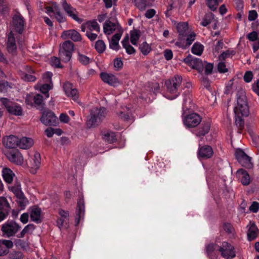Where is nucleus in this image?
Listing matches in <instances>:
<instances>
[{
    "label": "nucleus",
    "mask_w": 259,
    "mask_h": 259,
    "mask_svg": "<svg viewBox=\"0 0 259 259\" xmlns=\"http://www.w3.org/2000/svg\"><path fill=\"white\" fill-rule=\"evenodd\" d=\"M176 28L179 35L178 41L175 45L179 48L186 49L195 40L196 34L194 32H189L188 24L187 22L178 23Z\"/></svg>",
    "instance_id": "f257e3e1"
},
{
    "label": "nucleus",
    "mask_w": 259,
    "mask_h": 259,
    "mask_svg": "<svg viewBox=\"0 0 259 259\" xmlns=\"http://www.w3.org/2000/svg\"><path fill=\"white\" fill-rule=\"evenodd\" d=\"M106 115V110L105 108H92L90 111V118L87 122L88 127L91 128L97 126L105 118Z\"/></svg>",
    "instance_id": "f03ea898"
},
{
    "label": "nucleus",
    "mask_w": 259,
    "mask_h": 259,
    "mask_svg": "<svg viewBox=\"0 0 259 259\" xmlns=\"http://www.w3.org/2000/svg\"><path fill=\"white\" fill-rule=\"evenodd\" d=\"M182 81V77L179 75H176L173 78L166 81L165 85L167 88V94H171L168 98L175 99L179 94V89Z\"/></svg>",
    "instance_id": "7ed1b4c3"
},
{
    "label": "nucleus",
    "mask_w": 259,
    "mask_h": 259,
    "mask_svg": "<svg viewBox=\"0 0 259 259\" xmlns=\"http://www.w3.org/2000/svg\"><path fill=\"white\" fill-rule=\"evenodd\" d=\"M74 45L70 40H65L60 45L59 56L61 60L65 62L70 61L74 51Z\"/></svg>",
    "instance_id": "20e7f679"
},
{
    "label": "nucleus",
    "mask_w": 259,
    "mask_h": 259,
    "mask_svg": "<svg viewBox=\"0 0 259 259\" xmlns=\"http://www.w3.org/2000/svg\"><path fill=\"white\" fill-rule=\"evenodd\" d=\"M0 101L10 114L15 116H21L23 114L22 108L17 103L7 98H0Z\"/></svg>",
    "instance_id": "39448f33"
},
{
    "label": "nucleus",
    "mask_w": 259,
    "mask_h": 259,
    "mask_svg": "<svg viewBox=\"0 0 259 259\" xmlns=\"http://www.w3.org/2000/svg\"><path fill=\"white\" fill-rule=\"evenodd\" d=\"M237 106L235 107L234 111L235 115H240L247 116L249 114V109L247 104L246 97L242 94L237 97Z\"/></svg>",
    "instance_id": "423d86ee"
},
{
    "label": "nucleus",
    "mask_w": 259,
    "mask_h": 259,
    "mask_svg": "<svg viewBox=\"0 0 259 259\" xmlns=\"http://www.w3.org/2000/svg\"><path fill=\"white\" fill-rule=\"evenodd\" d=\"M60 4L62 9L68 16L79 23H81L83 21V19L78 17V13L76 9L73 7L70 4L68 3L66 0H61Z\"/></svg>",
    "instance_id": "0eeeda50"
},
{
    "label": "nucleus",
    "mask_w": 259,
    "mask_h": 259,
    "mask_svg": "<svg viewBox=\"0 0 259 259\" xmlns=\"http://www.w3.org/2000/svg\"><path fill=\"white\" fill-rule=\"evenodd\" d=\"M21 229V226L14 221H8L4 224L1 231L8 237L15 236Z\"/></svg>",
    "instance_id": "6e6552de"
},
{
    "label": "nucleus",
    "mask_w": 259,
    "mask_h": 259,
    "mask_svg": "<svg viewBox=\"0 0 259 259\" xmlns=\"http://www.w3.org/2000/svg\"><path fill=\"white\" fill-rule=\"evenodd\" d=\"M25 21L21 14L17 12L12 18L11 27L12 32L15 31L19 34L22 33L24 30Z\"/></svg>",
    "instance_id": "1a4fd4ad"
},
{
    "label": "nucleus",
    "mask_w": 259,
    "mask_h": 259,
    "mask_svg": "<svg viewBox=\"0 0 259 259\" xmlns=\"http://www.w3.org/2000/svg\"><path fill=\"white\" fill-rule=\"evenodd\" d=\"M103 31L104 33L107 35H110L115 31L116 32H123L118 22L113 19H110L105 21L103 25Z\"/></svg>",
    "instance_id": "9d476101"
},
{
    "label": "nucleus",
    "mask_w": 259,
    "mask_h": 259,
    "mask_svg": "<svg viewBox=\"0 0 259 259\" xmlns=\"http://www.w3.org/2000/svg\"><path fill=\"white\" fill-rule=\"evenodd\" d=\"M236 158L242 166L246 168L251 169L253 164L251 162V158L248 156L243 150L238 149L235 153Z\"/></svg>",
    "instance_id": "9b49d317"
},
{
    "label": "nucleus",
    "mask_w": 259,
    "mask_h": 259,
    "mask_svg": "<svg viewBox=\"0 0 259 259\" xmlns=\"http://www.w3.org/2000/svg\"><path fill=\"white\" fill-rule=\"evenodd\" d=\"M5 155L12 163L21 165L23 163V157L18 149H12L7 151Z\"/></svg>",
    "instance_id": "f8f14e48"
},
{
    "label": "nucleus",
    "mask_w": 259,
    "mask_h": 259,
    "mask_svg": "<svg viewBox=\"0 0 259 259\" xmlns=\"http://www.w3.org/2000/svg\"><path fill=\"white\" fill-rule=\"evenodd\" d=\"M218 250L221 252L222 257L226 259L234 258L236 254L234 247L227 242H223Z\"/></svg>",
    "instance_id": "ddd939ff"
},
{
    "label": "nucleus",
    "mask_w": 259,
    "mask_h": 259,
    "mask_svg": "<svg viewBox=\"0 0 259 259\" xmlns=\"http://www.w3.org/2000/svg\"><path fill=\"white\" fill-rule=\"evenodd\" d=\"M201 120L202 118L198 114L192 113L185 117L183 122L188 127H194L200 124Z\"/></svg>",
    "instance_id": "4468645a"
},
{
    "label": "nucleus",
    "mask_w": 259,
    "mask_h": 259,
    "mask_svg": "<svg viewBox=\"0 0 259 259\" xmlns=\"http://www.w3.org/2000/svg\"><path fill=\"white\" fill-rule=\"evenodd\" d=\"M184 62L192 68L197 70L199 72H202L203 70L204 64L200 59L190 55L184 59Z\"/></svg>",
    "instance_id": "2eb2a0df"
},
{
    "label": "nucleus",
    "mask_w": 259,
    "mask_h": 259,
    "mask_svg": "<svg viewBox=\"0 0 259 259\" xmlns=\"http://www.w3.org/2000/svg\"><path fill=\"white\" fill-rule=\"evenodd\" d=\"M40 120L46 125H55L56 123L57 117L51 111H45L42 113Z\"/></svg>",
    "instance_id": "dca6fc26"
},
{
    "label": "nucleus",
    "mask_w": 259,
    "mask_h": 259,
    "mask_svg": "<svg viewBox=\"0 0 259 259\" xmlns=\"http://www.w3.org/2000/svg\"><path fill=\"white\" fill-rule=\"evenodd\" d=\"M100 76L103 82L110 85L116 87L120 83L118 78L113 74L101 72Z\"/></svg>",
    "instance_id": "f3484780"
},
{
    "label": "nucleus",
    "mask_w": 259,
    "mask_h": 259,
    "mask_svg": "<svg viewBox=\"0 0 259 259\" xmlns=\"http://www.w3.org/2000/svg\"><path fill=\"white\" fill-rule=\"evenodd\" d=\"M40 155L38 152H35L31 157L30 161V172L32 174H35L40 167Z\"/></svg>",
    "instance_id": "a211bd4d"
},
{
    "label": "nucleus",
    "mask_w": 259,
    "mask_h": 259,
    "mask_svg": "<svg viewBox=\"0 0 259 259\" xmlns=\"http://www.w3.org/2000/svg\"><path fill=\"white\" fill-rule=\"evenodd\" d=\"M61 37L64 39L70 38L74 41H80L81 40V35L74 29H70L63 31Z\"/></svg>",
    "instance_id": "6ab92c4d"
},
{
    "label": "nucleus",
    "mask_w": 259,
    "mask_h": 259,
    "mask_svg": "<svg viewBox=\"0 0 259 259\" xmlns=\"http://www.w3.org/2000/svg\"><path fill=\"white\" fill-rule=\"evenodd\" d=\"M64 91L65 94L69 97H71L73 100L77 99L78 97V91L74 88L72 84L69 82H66L63 84Z\"/></svg>",
    "instance_id": "aec40b11"
},
{
    "label": "nucleus",
    "mask_w": 259,
    "mask_h": 259,
    "mask_svg": "<svg viewBox=\"0 0 259 259\" xmlns=\"http://www.w3.org/2000/svg\"><path fill=\"white\" fill-rule=\"evenodd\" d=\"M213 154V150L211 146L205 145L199 148L198 156V157L203 159L210 158Z\"/></svg>",
    "instance_id": "412c9836"
},
{
    "label": "nucleus",
    "mask_w": 259,
    "mask_h": 259,
    "mask_svg": "<svg viewBox=\"0 0 259 259\" xmlns=\"http://www.w3.org/2000/svg\"><path fill=\"white\" fill-rule=\"evenodd\" d=\"M76 213L75 222L77 225L84 213V202L83 199H79L77 201Z\"/></svg>",
    "instance_id": "4be33fe9"
},
{
    "label": "nucleus",
    "mask_w": 259,
    "mask_h": 259,
    "mask_svg": "<svg viewBox=\"0 0 259 259\" xmlns=\"http://www.w3.org/2000/svg\"><path fill=\"white\" fill-rule=\"evenodd\" d=\"M19 138L14 135L7 137L4 141V145L10 149H14L18 147Z\"/></svg>",
    "instance_id": "5701e85b"
},
{
    "label": "nucleus",
    "mask_w": 259,
    "mask_h": 259,
    "mask_svg": "<svg viewBox=\"0 0 259 259\" xmlns=\"http://www.w3.org/2000/svg\"><path fill=\"white\" fill-rule=\"evenodd\" d=\"M210 127V124L208 122H203L200 126L195 131V135L200 137L207 134Z\"/></svg>",
    "instance_id": "b1692460"
},
{
    "label": "nucleus",
    "mask_w": 259,
    "mask_h": 259,
    "mask_svg": "<svg viewBox=\"0 0 259 259\" xmlns=\"http://www.w3.org/2000/svg\"><path fill=\"white\" fill-rule=\"evenodd\" d=\"M250 227L247 231V238L249 241L254 240L257 236L259 233V230L255 225V223L250 222Z\"/></svg>",
    "instance_id": "393cba45"
},
{
    "label": "nucleus",
    "mask_w": 259,
    "mask_h": 259,
    "mask_svg": "<svg viewBox=\"0 0 259 259\" xmlns=\"http://www.w3.org/2000/svg\"><path fill=\"white\" fill-rule=\"evenodd\" d=\"M7 49L9 52L11 53H15L17 47L15 42V38L12 31L10 32L8 35L7 40Z\"/></svg>",
    "instance_id": "a878e982"
},
{
    "label": "nucleus",
    "mask_w": 259,
    "mask_h": 259,
    "mask_svg": "<svg viewBox=\"0 0 259 259\" xmlns=\"http://www.w3.org/2000/svg\"><path fill=\"white\" fill-rule=\"evenodd\" d=\"M2 176L4 181L7 183L11 184L12 183L15 175L11 169L5 167L2 170Z\"/></svg>",
    "instance_id": "bb28decb"
},
{
    "label": "nucleus",
    "mask_w": 259,
    "mask_h": 259,
    "mask_svg": "<svg viewBox=\"0 0 259 259\" xmlns=\"http://www.w3.org/2000/svg\"><path fill=\"white\" fill-rule=\"evenodd\" d=\"M18 147L21 149H28L31 147L33 144V140L30 138L22 137L19 138Z\"/></svg>",
    "instance_id": "cd10ccee"
},
{
    "label": "nucleus",
    "mask_w": 259,
    "mask_h": 259,
    "mask_svg": "<svg viewBox=\"0 0 259 259\" xmlns=\"http://www.w3.org/2000/svg\"><path fill=\"white\" fill-rule=\"evenodd\" d=\"M41 209L34 206L31 208L30 216L32 221L38 223L40 221Z\"/></svg>",
    "instance_id": "c85d7f7f"
},
{
    "label": "nucleus",
    "mask_w": 259,
    "mask_h": 259,
    "mask_svg": "<svg viewBox=\"0 0 259 259\" xmlns=\"http://www.w3.org/2000/svg\"><path fill=\"white\" fill-rule=\"evenodd\" d=\"M122 32H116L112 37L109 44V47L111 49L118 50L119 49L118 41L120 40Z\"/></svg>",
    "instance_id": "c756f323"
},
{
    "label": "nucleus",
    "mask_w": 259,
    "mask_h": 259,
    "mask_svg": "<svg viewBox=\"0 0 259 259\" xmlns=\"http://www.w3.org/2000/svg\"><path fill=\"white\" fill-rule=\"evenodd\" d=\"M14 244L16 247L20 248L23 250H27L29 248L30 243L28 238L26 239L20 238L15 239Z\"/></svg>",
    "instance_id": "7c9ffc66"
},
{
    "label": "nucleus",
    "mask_w": 259,
    "mask_h": 259,
    "mask_svg": "<svg viewBox=\"0 0 259 259\" xmlns=\"http://www.w3.org/2000/svg\"><path fill=\"white\" fill-rule=\"evenodd\" d=\"M237 174H241L242 176L241 178V182L243 185L247 186L250 184V176L245 170L240 168L237 170Z\"/></svg>",
    "instance_id": "2f4dec72"
},
{
    "label": "nucleus",
    "mask_w": 259,
    "mask_h": 259,
    "mask_svg": "<svg viewBox=\"0 0 259 259\" xmlns=\"http://www.w3.org/2000/svg\"><path fill=\"white\" fill-rule=\"evenodd\" d=\"M11 207L7 199L4 197H0V210L10 212Z\"/></svg>",
    "instance_id": "473e14b6"
},
{
    "label": "nucleus",
    "mask_w": 259,
    "mask_h": 259,
    "mask_svg": "<svg viewBox=\"0 0 259 259\" xmlns=\"http://www.w3.org/2000/svg\"><path fill=\"white\" fill-rule=\"evenodd\" d=\"M87 29L88 31H92L93 30L99 32L100 31V26L96 20L88 21L86 22Z\"/></svg>",
    "instance_id": "72a5a7b5"
},
{
    "label": "nucleus",
    "mask_w": 259,
    "mask_h": 259,
    "mask_svg": "<svg viewBox=\"0 0 259 259\" xmlns=\"http://www.w3.org/2000/svg\"><path fill=\"white\" fill-rule=\"evenodd\" d=\"M204 47L199 42H195L192 46L191 52L193 54L200 56L203 51Z\"/></svg>",
    "instance_id": "f704fd0d"
},
{
    "label": "nucleus",
    "mask_w": 259,
    "mask_h": 259,
    "mask_svg": "<svg viewBox=\"0 0 259 259\" xmlns=\"http://www.w3.org/2000/svg\"><path fill=\"white\" fill-rule=\"evenodd\" d=\"M213 19L214 15L212 13H208L204 15L200 24L203 26H207Z\"/></svg>",
    "instance_id": "c9c22d12"
},
{
    "label": "nucleus",
    "mask_w": 259,
    "mask_h": 259,
    "mask_svg": "<svg viewBox=\"0 0 259 259\" xmlns=\"http://www.w3.org/2000/svg\"><path fill=\"white\" fill-rule=\"evenodd\" d=\"M103 139L105 141L110 143H113L116 140V135L115 133L112 132H108L104 134Z\"/></svg>",
    "instance_id": "e433bc0d"
},
{
    "label": "nucleus",
    "mask_w": 259,
    "mask_h": 259,
    "mask_svg": "<svg viewBox=\"0 0 259 259\" xmlns=\"http://www.w3.org/2000/svg\"><path fill=\"white\" fill-rule=\"evenodd\" d=\"M240 115H235V124L238 127V133H241L244 126V121Z\"/></svg>",
    "instance_id": "4c0bfd02"
},
{
    "label": "nucleus",
    "mask_w": 259,
    "mask_h": 259,
    "mask_svg": "<svg viewBox=\"0 0 259 259\" xmlns=\"http://www.w3.org/2000/svg\"><path fill=\"white\" fill-rule=\"evenodd\" d=\"M139 50L144 55H148L151 51V46L147 43V42H143L139 46Z\"/></svg>",
    "instance_id": "58836bf2"
},
{
    "label": "nucleus",
    "mask_w": 259,
    "mask_h": 259,
    "mask_svg": "<svg viewBox=\"0 0 259 259\" xmlns=\"http://www.w3.org/2000/svg\"><path fill=\"white\" fill-rule=\"evenodd\" d=\"M106 47V45L102 40H98L95 43V49L99 54L103 53L105 51Z\"/></svg>",
    "instance_id": "ea45409f"
},
{
    "label": "nucleus",
    "mask_w": 259,
    "mask_h": 259,
    "mask_svg": "<svg viewBox=\"0 0 259 259\" xmlns=\"http://www.w3.org/2000/svg\"><path fill=\"white\" fill-rule=\"evenodd\" d=\"M140 31L134 30L131 32V42L134 45H137L140 38Z\"/></svg>",
    "instance_id": "a19ab883"
},
{
    "label": "nucleus",
    "mask_w": 259,
    "mask_h": 259,
    "mask_svg": "<svg viewBox=\"0 0 259 259\" xmlns=\"http://www.w3.org/2000/svg\"><path fill=\"white\" fill-rule=\"evenodd\" d=\"M223 2V0H207L206 5L211 11H215L219 4Z\"/></svg>",
    "instance_id": "79ce46f5"
},
{
    "label": "nucleus",
    "mask_w": 259,
    "mask_h": 259,
    "mask_svg": "<svg viewBox=\"0 0 259 259\" xmlns=\"http://www.w3.org/2000/svg\"><path fill=\"white\" fill-rule=\"evenodd\" d=\"M135 6L141 11L145 10L147 6V0H134Z\"/></svg>",
    "instance_id": "37998d69"
},
{
    "label": "nucleus",
    "mask_w": 259,
    "mask_h": 259,
    "mask_svg": "<svg viewBox=\"0 0 259 259\" xmlns=\"http://www.w3.org/2000/svg\"><path fill=\"white\" fill-rule=\"evenodd\" d=\"M10 259H23L24 255L23 253L19 251H12L8 254Z\"/></svg>",
    "instance_id": "c03bdc74"
},
{
    "label": "nucleus",
    "mask_w": 259,
    "mask_h": 259,
    "mask_svg": "<svg viewBox=\"0 0 259 259\" xmlns=\"http://www.w3.org/2000/svg\"><path fill=\"white\" fill-rule=\"evenodd\" d=\"M52 88V87L50 84L46 83L40 87V91L43 93L45 96V98H48L49 97V91Z\"/></svg>",
    "instance_id": "a18cd8bd"
},
{
    "label": "nucleus",
    "mask_w": 259,
    "mask_h": 259,
    "mask_svg": "<svg viewBox=\"0 0 259 259\" xmlns=\"http://www.w3.org/2000/svg\"><path fill=\"white\" fill-rule=\"evenodd\" d=\"M34 103L38 107H42L44 103L43 102V97L40 94H37L33 97Z\"/></svg>",
    "instance_id": "49530a36"
},
{
    "label": "nucleus",
    "mask_w": 259,
    "mask_h": 259,
    "mask_svg": "<svg viewBox=\"0 0 259 259\" xmlns=\"http://www.w3.org/2000/svg\"><path fill=\"white\" fill-rule=\"evenodd\" d=\"M204 66L203 69L204 68V73L205 75L211 74L212 72V70L213 68V64L210 63H207L206 62L203 63Z\"/></svg>",
    "instance_id": "de8ad7c7"
},
{
    "label": "nucleus",
    "mask_w": 259,
    "mask_h": 259,
    "mask_svg": "<svg viewBox=\"0 0 259 259\" xmlns=\"http://www.w3.org/2000/svg\"><path fill=\"white\" fill-rule=\"evenodd\" d=\"M33 226V225L31 224H29L26 226L20 232V233L17 235V237L19 238H23L25 235L29 232V231L30 229H34Z\"/></svg>",
    "instance_id": "09e8293b"
},
{
    "label": "nucleus",
    "mask_w": 259,
    "mask_h": 259,
    "mask_svg": "<svg viewBox=\"0 0 259 259\" xmlns=\"http://www.w3.org/2000/svg\"><path fill=\"white\" fill-rule=\"evenodd\" d=\"M235 54L234 51L227 50L225 52H223L221 55L219 56V59L220 60H225L226 58L229 57L230 56L234 55Z\"/></svg>",
    "instance_id": "8fccbe9b"
},
{
    "label": "nucleus",
    "mask_w": 259,
    "mask_h": 259,
    "mask_svg": "<svg viewBox=\"0 0 259 259\" xmlns=\"http://www.w3.org/2000/svg\"><path fill=\"white\" fill-rule=\"evenodd\" d=\"M78 59L79 61L82 64L87 65L89 63L90 58L88 57H87L84 55L81 54L79 53L78 54Z\"/></svg>",
    "instance_id": "3c124183"
},
{
    "label": "nucleus",
    "mask_w": 259,
    "mask_h": 259,
    "mask_svg": "<svg viewBox=\"0 0 259 259\" xmlns=\"http://www.w3.org/2000/svg\"><path fill=\"white\" fill-rule=\"evenodd\" d=\"M9 189L15 195L22 191L20 183L18 182H16L14 185L10 187Z\"/></svg>",
    "instance_id": "603ef678"
},
{
    "label": "nucleus",
    "mask_w": 259,
    "mask_h": 259,
    "mask_svg": "<svg viewBox=\"0 0 259 259\" xmlns=\"http://www.w3.org/2000/svg\"><path fill=\"white\" fill-rule=\"evenodd\" d=\"M54 17L59 23H63L66 21L65 17L60 11L55 13Z\"/></svg>",
    "instance_id": "864d4df0"
},
{
    "label": "nucleus",
    "mask_w": 259,
    "mask_h": 259,
    "mask_svg": "<svg viewBox=\"0 0 259 259\" xmlns=\"http://www.w3.org/2000/svg\"><path fill=\"white\" fill-rule=\"evenodd\" d=\"M21 77L24 80L28 81H34L36 79L34 75L28 73L22 74Z\"/></svg>",
    "instance_id": "5fc2aeb1"
},
{
    "label": "nucleus",
    "mask_w": 259,
    "mask_h": 259,
    "mask_svg": "<svg viewBox=\"0 0 259 259\" xmlns=\"http://www.w3.org/2000/svg\"><path fill=\"white\" fill-rule=\"evenodd\" d=\"M218 247H220V246L216 244H209L206 247V252L208 254H210L214 251L218 250Z\"/></svg>",
    "instance_id": "6e6d98bb"
},
{
    "label": "nucleus",
    "mask_w": 259,
    "mask_h": 259,
    "mask_svg": "<svg viewBox=\"0 0 259 259\" xmlns=\"http://www.w3.org/2000/svg\"><path fill=\"white\" fill-rule=\"evenodd\" d=\"M114 66L117 70H119L122 68L123 62L119 58H117L114 60Z\"/></svg>",
    "instance_id": "4d7b16f0"
},
{
    "label": "nucleus",
    "mask_w": 259,
    "mask_h": 259,
    "mask_svg": "<svg viewBox=\"0 0 259 259\" xmlns=\"http://www.w3.org/2000/svg\"><path fill=\"white\" fill-rule=\"evenodd\" d=\"M201 84L208 90H210V85L209 80L207 77H202L201 78Z\"/></svg>",
    "instance_id": "13d9d810"
},
{
    "label": "nucleus",
    "mask_w": 259,
    "mask_h": 259,
    "mask_svg": "<svg viewBox=\"0 0 259 259\" xmlns=\"http://www.w3.org/2000/svg\"><path fill=\"white\" fill-rule=\"evenodd\" d=\"M53 74L51 72H47L44 74L42 76V78L44 81L46 83H51L52 82V77Z\"/></svg>",
    "instance_id": "bf43d9fd"
},
{
    "label": "nucleus",
    "mask_w": 259,
    "mask_h": 259,
    "mask_svg": "<svg viewBox=\"0 0 259 259\" xmlns=\"http://www.w3.org/2000/svg\"><path fill=\"white\" fill-rule=\"evenodd\" d=\"M253 78V74L251 71H248L245 72L243 79L246 82H250Z\"/></svg>",
    "instance_id": "052dcab7"
},
{
    "label": "nucleus",
    "mask_w": 259,
    "mask_h": 259,
    "mask_svg": "<svg viewBox=\"0 0 259 259\" xmlns=\"http://www.w3.org/2000/svg\"><path fill=\"white\" fill-rule=\"evenodd\" d=\"M258 209L259 203L256 201H253L249 207V210L254 213H256Z\"/></svg>",
    "instance_id": "680f3d73"
},
{
    "label": "nucleus",
    "mask_w": 259,
    "mask_h": 259,
    "mask_svg": "<svg viewBox=\"0 0 259 259\" xmlns=\"http://www.w3.org/2000/svg\"><path fill=\"white\" fill-rule=\"evenodd\" d=\"M117 0H103L106 9L111 8L113 5H115Z\"/></svg>",
    "instance_id": "e2e57ef3"
},
{
    "label": "nucleus",
    "mask_w": 259,
    "mask_h": 259,
    "mask_svg": "<svg viewBox=\"0 0 259 259\" xmlns=\"http://www.w3.org/2000/svg\"><path fill=\"white\" fill-rule=\"evenodd\" d=\"M247 38L249 40L253 41L258 39V34L256 32L252 31L247 34Z\"/></svg>",
    "instance_id": "0e129e2a"
},
{
    "label": "nucleus",
    "mask_w": 259,
    "mask_h": 259,
    "mask_svg": "<svg viewBox=\"0 0 259 259\" xmlns=\"http://www.w3.org/2000/svg\"><path fill=\"white\" fill-rule=\"evenodd\" d=\"M218 71L220 73H225L228 71L225 63L224 62H220L218 65Z\"/></svg>",
    "instance_id": "69168bd1"
},
{
    "label": "nucleus",
    "mask_w": 259,
    "mask_h": 259,
    "mask_svg": "<svg viewBox=\"0 0 259 259\" xmlns=\"http://www.w3.org/2000/svg\"><path fill=\"white\" fill-rule=\"evenodd\" d=\"M257 17V13L255 10H251L249 11L248 16V19L250 21H254L255 20Z\"/></svg>",
    "instance_id": "338daca9"
},
{
    "label": "nucleus",
    "mask_w": 259,
    "mask_h": 259,
    "mask_svg": "<svg viewBox=\"0 0 259 259\" xmlns=\"http://www.w3.org/2000/svg\"><path fill=\"white\" fill-rule=\"evenodd\" d=\"M252 90L259 96V79L252 85Z\"/></svg>",
    "instance_id": "774afa93"
}]
</instances>
